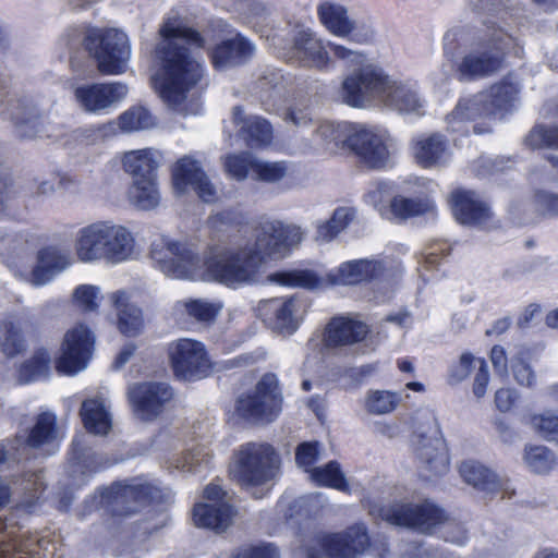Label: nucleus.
<instances>
[{
    "label": "nucleus",
    "mask_w": 558,
    "mask_h": 558,
    "mask_svg": "<svg viewBox=\"0 0 558 558\" xmlns=\"http://www.w3.org/2000/svg\"><path fill=\"white\" fill-rule=\"evenodd\" d=\"M131 205L141 210H151L160 204L158 177L132 180L128 190Z\"/></svg>",
    "instance_id": "obj_40"
},
{
    "label": "nucleus",
    "mask_w": 558,
    "mask_h": 558,
    "mask_svg": "<svg viewBox=\"0 0 558 558\" xmlns=\"http://www.w3.org/2000/svg\"><path fill=\"white\" fill-rule=\"evenodd\" d=\"M352 218L353 211L350 208H337L329 220L317 223L315 240L322 243L333 240L347 228Z\"/></svg>",
    "instance_id": "obj_49"
},
{
    "label": "nucleus",
    "mask_w": 558,
    "mask_h": 558,
    "mask_svg": "<svg viewBox=\"0 0 558 558\" xmlns=\"http://www.w3.org/2000/svg\"><path fill=\"white\" fill-rule=\"evenodd\" d=\"M310 480L318 486H326L341 492H347L349 489L340 464L336 461H330L324 466L312 469Z\"/></svg>",
    "instance_id": "obj_50"
},
{
    "label": "nucleus",
    "mask_w": 558,
    "mask_h": 558,
    "mask_svg": "<svg viewBox=\"0 0 558 558\" xmlns=\"http://www.w3.org/2000/svg\"><path fill=\"white\" fill-rule=\"evenodd\" d=\"M222 302L207 299H189L177 303V310L201 323H210L219 315Z\"/></svg>",
    "instance_id": "obj_46"
},
{
    "label": "nucleus",
    "mask_w": 558,
    "mask_h": 558,
    "mask_svg": "<svg viewBox=\"0 0 558 558\" xmlns=\"http://www.w3.org/2000/svg\"><path fill=\"white\" fill-rule=\"evenodd\" d=\"M451 204L456 219L463 225L484 226L492 216L488 206L472 191L453 192Z\"/></svg>",
    "instance_id": "obj_31"
},
{
    "label": "nucleus",
    "mask_w": 558,
    "mask_h": 558,
    "mask_svg": "<svg viewBox=\"0 0 558 558\" xmlns=\"http://www.w3.org/2000/svg\"><path fill=\"white\" fill-rule=\"evenodd\" d=\"M257 315L271 328L294 332L302 318L304 304L298 298L263 300L257 305Z\"/></svg>",
    "instance_id": "obj_19"
},
{
    "label": "nucleus",
    "mask_w": 558,
    "mask_h": 558,
    "mask_svg": "<svg viewBox=\"0 0 558 558\" xmlns=\"http://www.w3.org/2000/svg\"><path fill=\"white\" fill-rule=\"evenodd\" d=\"M129 398L140 418L153 421L167 409L173 391L165 383H142L129 389Z\"/></svg>",
    "instance_id": "obj_18"
},
{
    "label": "nucleus",
    "mask_w": 558,
    "mask_h": 558,
    "mask_svg": "<svg viewBox=\"0 0 558 558\" xmlns=\"http://www.w3.org/2000/svg\"><path fill=\"white\" fill-rule=\"evenodd\" d=\"M317 15L322 24L335 36L350 37L361 44L373 37L372 27L351 19L345 7L340 3L322 2L317 7Z\"/></svg>",
    "instance_id": "obj_17"
},
{
    "label": "nucleus",
    "mask_w": 558,
    "mask_h": 558,
    "mask_svg": "<svg viewBox=\"0 0 558 558\" xmlns=\"http://www.w3.org/2000/svg\"><path fill=\"white\" fill-rule=\"evenodd\" d=\"M461 477L475 489L486 494H501L502 498L514 495V488L508 478L499 477L495 472L476 461H464L459 468Z\"/></svg>",
    "instance_id": "obj_23"
},
{
    "label": "nucleus",
    "mask_w": 558,
    "mask_h": 558,
    "mask_svg": "<svg viewBox=\"0 0 558 558\" xmlns=\"http://www.w3.org/2000/svg\"><path fill=\"white\" fill-rule=\"evenodd\" d=\"M101 289L95 284H80L73 293L72 300L75 306L84 312H94L99 307Z\"/></svg>",
    "instance_id": "obj_57"
},
{
    "label": "nucleus",
    "mask_w": 558,
    "mask_h": 558,
    "mask_svg": "<svg viewBox=\"0 0 558 558\" xmlns=\"http://www.w3.org/2000/svg\"><path fill=\"white\" fill-rule=\"evenodd\" d=\"M8 114L23 137L50 135L47 128L48 111L37 99L25 97L11 101Z\"/></svg>",
    "instance_id": "obj_21"
},
{
    "label": "nucleus",
    "mask_w": 558,
    "mask_h": 558,
    "mask_svg": "<svg viewBox=\"0 0 558 558\" xmlns=\"http://www.w3.org/2000/svg\"><path fill=\"white\" fill-rule=\"evenodd\" d=\"M518 93V85L505 80L493 85L488 92L482 93V95H485V101L488 104L494 116L498 112L507 111L517 99Z\"/></svg>",
    "instance_id": "obj_47"
},
{
    "label": "nucleus",
    "mask_w": 558,
    "mask_h": 558,
    "mask_svg": "<svg viewBox=\"0 0 558 558\" xmlns=\"http://www.w3.org/2000/svg\"><path fill=\"white\" fill-rule=\"evenodd\" d=\"M271 280L281 286L310 290L318 289L323 284V279L314 271L301 269L276 272L271 276Z\"/></svg>",
    "instance_id": "obj_52"
},
{
    "label": "nucleus",
    "mask_w": 558,
    "mask_h": 558,
    "mask_svg": "<svg viewBox=\"0 0 558 558\" xmlns=\"http://www.w3.org/2000/svg\"><path fill=\"white\" fill-rule=\"evenodd\" d=\"M281 409L282 397L274 374L264 375L255 389L240 397L236 402L239 415L252 423L271 422Z\"/></svg>",
    "instance_id": "obj_10"
},
{
    "label": "nucleus",
    "mask_w": 558,
    "mask_h": 558,
    "mask_svg": "<svg viewBox=\"0 0 558 558\" xmlns=\"http://www.w3.org/2000/svg\"><path fill=\"white\" fill-rule=\"evenodd\" d=\"M353 123L322 121L314 131V142L330 151L348 150Z\"/></svg>",
    "instance_id": "obj_37"
},
{
    "label": "nucleus",
    "mask_w": 558,
    "mask_h": 558,
    "mask_svg": "<svg viewBox=\"0 0 558 558\" xmlns=\"http://www.w3.org/2000/svg\"><path fill=\"white\" fill-rule=\"evenodd\" d=\"M331 41H324L310 31H301L294 39V54L305 66L326 70L331 64L329 57Z\"/></svg>",
    "instance_id": "obj_26"
},
{
    "label": "nucleus",
    "mask_w": 558,
    "mask_h": 558,
    "mask_svg": "<svg viewBox=\"0 0 558 558\" xmlns=\"http://www.w3.org/2000/svg\"><path fill=\"white\" fill-rule=\"evenodd\" d=\"M350 135L347 151L353 154L367 168H385L396 151V141L385 129L354 124Z\"/></svg>",
    "instance_id": "obj_9"
},
{
    "label": "nucleus",
    "mask_w": 558,
    "mask_h": 558,
    "mask_svg": "<svg viewBox=\"0 0 558 558\" xmlns=\"http://www.w3.org/2000/svg\"><path fill=\"white\" fill-rule=\"evenodd\" d=\"M263 256L279 254L282 250L298 245L304 238L301 227L281 221H264L252 234Z\"/></svg>",
    "instance_id": "obj_20"
},
{
    "label": "nucleus",
    "mask_w": 558,
    "mask_h": 558,
    "mask_svg": "<svg viewBox=\"0 0 558 558\" xmlns=\"http://www.w3.org/2000/svg\"><path fill=\"white\" fill-rule=\"evenodd\" d=\"M116 124L119 126L121 132L133 133L151 129L156 125V119L147 108L143 106H135L122 112L118 117L117 122L112 121L107 124L99 125L98 130L106 133L107 131L114 130Z\"/></svg>",
    "instance_id": "obj_39"
},
{
    "label": "nucleus",
    "mask_w": 558,
    "mask_h": 558,
    "mask_svg": "<svg viewBox=\"0 0 558 558\" xmlns=\"http://www.w3.org/2000/svg\"><path fill=\"white\" fill-rule=\"evenodd\" d=\"M245 220L244 215L236 208H227L211 215L208 218V227L214 232L226 231L231 227L241 225Z\"/></svg>",
    "instance_id": "obj_59"
},
{
    "label": "nucleus",
    "mask_w": 558,
    "mask_h": 558,
    "mask_svg": "<svg viewBox=\"0 0 558 558\" xmlns=\"http://www.w3.org/2000/svg\"><path fill=\"white\" fill-rule=\"evenodd\" d=\"M510 366L513 378L520 386L532 388L536 385V374L522 353L511 359Z\"/></svg>",
    "instance_id": "obj_61"
},
{
    "label": "nucleus",
    "mask_w": 558,
    "mask_h": 558,
    "mask_svg": "<svg viewBox=\"0 0 558 558\" xmlns=\"http://www.w3.org/2000/svg\"><path fill=\"white\" fill-rule=\"evenodd\" d=\"M412 446L422 476L432 478L448 471L449 457L435 415L423 412L417 416Z\"/></svg>",
    "instance_id": "obj_5"
},
{
    "label": "nucleus",
    "mask_w": 558,
    "mask_h": 558,
    "mask_svg": "<svg viewBox=\"0 0 558 558\" xmlns=\"http://www.w3.org/2000/svg\"><path fill=\"white\" fill-rule=\"evenodd\" d=\"M159 35L161 40L155 49L158 70L151 76L153 87L169 108L183 114H195L197 108L189 98L201 81L204 68L192 47L201 49L205 40L178 16L166 19Z\"/></svg>",
    "instance_id": "obj_2"
},
{
    "label": "nucleus",
    "mask_w": 558,
    "mask_h": 558,
    "mask_svg": "<svg viewBox=\"0 0 558 558\" xmlns=\"http://www.w3.org/2000/svg\"><path fill=\"white\" fill-rule=\"evenodd\" d=\"M233 122L240 126V135L252 148L266 146L272 140V129L268 121L256 116L245 117L241 107H234Z\"/></svg>",
    "instance_id": "obj_36"
},
{
    "label": "nucleus",
    "mask_w": 558,
    "mask_h": 558,
    "mask_svg": "<svg viewBox=\"0 0 558 558\" xmlns=\"http://www.w3.org/2000/svg\"><path fill=\"white\" fill-rule=\"evenodd\" d=\"M380 105L400 113L423 114L425 101L421 98L415 84L390 77Z\"/></svg>",
    "instance_id": "obj_28"
},
{
    "label": "nucleus",
    "mask_w": 558,
    "mask_h": 558,
    "mask_svg": "<svg viewBox=\"0 0 558 558\" xmlns=\"http://www.w3.org/2000/svg\"><path fill=\"white\" fill-rule=\"evenodd\" d=\"M557 132L553 129L544 126H535L524 138L525 146L536 149L545 147H554L557 138Z\"/></svg>",
    "instance_id": "obj_63"
},
{
    "label": "nucleus",
    "mask_w": 558,
    "mask_h": 558,
    "mask_svg": "<svg viewBox=\"0 0 558 558\" xmlns=\"http://www.w3.org/2000/svg\"><path fill=\"white\" fill-rule=\"evenodd\" d=\"M400 269V263L388 257L381 259H359L342 263L328 274L332 284L353 286L390 275Z\"/></svg>",
    "instance_id": "obj_16"
},
{
    "label": "nucleus",
    "mask_w": 558,
    "mask_h": 558,
    "mask_svg": "<svg viewBox=\"0 0 558 558\" xmlns=\"http://www.w3.org/2000/svg\"><path fill=\"white\" fill-rule=\"evenodd\" d=\"M169 359L177 377L191 380L206 376L210 362L202 342L183 338L168 347Z\"/></svg>",
    "instance_id": "obj_12"
},
{
    "label": "nucleus",
    "mask_w": 558,
    "mask_h": 558,
    "mask_svg": "<svg viewBox=\"0 0 558 558\" xmlns=\"http://www.w3.org/2000/svg\"><path fill=\"white\" fill-rule=\"evenodd\" d=\"M172 187L177 195L194 191L205 203L218 199L217 189L202 169L198 160L192 156H183L171 169Z\"/></svg>",
    "instance_id": "obj_13"
},
{
    "label": "nucleus",
    "mask_w": 558,
    "mask_h": 558,
    "mask_svg": "<svg viewBox=\"0 0 558 558\" xmlns=\"http://www.w3.org/2000/svg\"><path fill=\"white\" fill-rule=\"evenodd\" d=\"M84 46L96 59L101 73L117 75L125 71L131 57V46L122 31L89 27L84 37Z\"/></svg>",
    "instance_id": "obj_6"
},
{
    "label": "nucleus",
    "mask_w": 558,
    "mask_h": 558,
    "mask_svg": "<svg viewBox=\"0 0 558 558\" xmlns=\"http://www.w3.org/2000/svg\"><path fill=\"white\" fill-rule=\"evenodd\" d=\"M279 471V458L272 446L266 442H246L233 453L230 464V476L233 481L250 490L254 498L267 495L265 489Z\"/></svg>",
    "instance_id": "obj_4"
},
{
    "label": "nucleus",
    "mask_w": 558,
    "mask_h": 558,
    "mask_svg": "<svg viewBox=\"0 0 558 558\" xmlns=\"http://www.w3.org/2000/svg\"><path fill=\"white\" fill-rule=\"evenodd\" d=\"M73 93L76 104L84 111L104 114L126 97L129 88L120 82L93 83L78 85Z\"/></svg>",
    "instance_id": "obj_15"
},
{
    "label": "nucleus",
    "mask_w": 558,
    "mask_h": 558,
    "mask_svg": "<svg viewBox=\"0 0 558 558\" xmlns=\"http://www.w3.org/2000/svg\"><path fill=\"white\" fill-rule=\"evenodd\" d=\"M256 158L250 153L231 154L225 157L223 167L228 175L243 181L254 174Z\"/></svg>",
    "instance_id": "obj_53"
},
{
    "label": "nucleus",
    "mask_w": 558,
    "mask_h": 558,
    "mask_svg": "<svg viewBox=\"0 0 558 558\" xmlns=\"http://www.w3.org/2000/svg\"><path fill=\"white\" fill-rule=\"evenodd\" d=\"M37 262L49 267L56 274L66 269L71 265L70 257L53 246H48L37 252Z\"/></svg>",
    "instance_id": "obj_60"
},
{
    "label": "nucleus",
    "mask_w": 558,
    "mask_h": 558,
    "mask_svg": "<svg viewBox=\"0 0 558 558\" xmlns=\"http://www.w3.org/2000/svg\"><path fill=\"white\" fill-rule=\"evenodd\" d=\"M160 489L144 478H133L126 483H116L101 494V501L120 505L133 500L138 505L158 500Z\"/></svg>",
    "instance_id": "obj_27"
},
{
    "label": "nucleus",
    "mask_w": 558,
    "mask_h": 558,
    "mask_svg": "<svg viewBox=\"0 0 558 558\" xmlns=\"http://www.w3.org/2000/svg\"><path fill=\"white\" fill-rule=\"evenodd\" d=\"M95 338L84 325H77L64 335L60 355L56 360L59 374L73 376L84 371L92 357Z\"/></svg>",
    "instance_id": "obj_11"
},
{
    "label": "nucleus",
    "mask_w": 558,
    "mask_h": 558,
    "mask_svg": "<svg viewBox=\"0 0 558 558\" xmlns=\"http://www.w3.org/2000/svg\"><path fill=\"white\" fill-rule=\"evenodd\" d=\"M291 173L284 161H263L256 159L253 178L267 183H276Z\"/></svg>",
    "instance_id": "obj_56"
},
{
    "label": "nucleus",
    "mask_w": 558,
    "mask_h": 558,
    "mask_svg": "<svg viewBox=\"0 0 558 558\" xmlns=\"http://www.w3.org/2000/svg\"><path fill=\"white\" fill-rule=\"evenodd\" d=\"M368 332V326L362 320L338 316L328 323L325 341L329 348L345 347L363 341Z\"/></svg>",
    "instance_id": "obj_30"
},
{
    "label": "nucleus",
    "mask_w": 558,
    "mask_h": 558,
    "mask_svg": "<svg viewBox=\"0 0 558 558\" xmlns=\"http://www.w3.org/2000/svg\"><path fill=\"white\" fill-rule=\"evenodd\" d=\"M109 299L117 312L118 329L128 337H134L144 329L143 311L131 302V295L125 290L110 293Z\"/></svg>",
    "instance_id": "obj_32"
},
{
    "label": "nucleus",
    "mask_w": 558,
    "mask_h": 558,
    "mask_svg": "<svg viewBox=\"0 0 558 558\" xmlns=\"http://www.w3.org/2000/svg\"><path fill=\"white\" fill-rule=\"evenodd\" d=\"M333 56L352 70L344 75L340 86L342 102L353 108L380 105L390 83V75L357 50L342 45H330Z\"/></svg>",
    "instance_id": "obj_3"
},
{
    "label": "nucleus",
    "mask_w": 558,
    "mask_h": 558,
    "mask_svg": "<svg viewBox=\"0 0 558 558\" xmlns=\"http://www.w3.org/2000/svg\"><path fill=\"white\" fill-rule=\"evenodd\" d=\"M482 357H476L470 352H463L459 359L450 365L449 381L451 384H459L466 379L472 369L478 368V361Z\"/></svg>",
    "instance_id": "obj_58"
},
{
    "label": "nucleus",
    "mask_w": 558,
    "mask_h": 558,
    "mask_svg": "<svg viewBox=\"0 0 558 558\" xmlns=\"http://www.w3.org/2000/svg\"><path fill=\"white\" fill-rule=\"evenodd\" d=\"M231 558H279V554L272 544L245 545L235 549Z\"/></svg>",
    "instance_id": "obj_64"
},
{
    "label": "nucleus",
    "mask_w": 558,
    "mask_h": 558,
    "mask_svg": "<svg viewBox=\"0 0 558 558\" xmlns=\"http://www.w3.org/2000/svg\"><path fill=\"white\" fill-rule=\"evenodd\" d=\"M19 435H26L25 444L32 448L51 444L59 435L56 414L52 412L38 414L34 425Z\"/></svg>",
    "instance_id": "obj_42"
},
{
    "label": "nucleus",
    "mask_w": 558,
    "mask_h": 558,
    "mask_svg": "<svg viewBox=\"0 0 558 558\" xmlns=\"http://www.w3.org/2000/svg\"><path fill=\"white\" fill-rule=\"evenodd\" d=\"M80 413L89 433L104 436L111 429L110 403L104 395L84 400Z\"/></svg>",
    "instance_id": "obj_33"
},
{
    "label": "nucleus",
    "mask_w": 558,
    "mask_h": 558,
    "mask_svg": "<svg viewBox=\"0 0 558 558\" xmlns=\"http://www.w3.org/2000/svg\"><path fill=\"white\" fill-rule=\"evenodd\" d=\"M13 485L15 489L21 488L29 497V500H26L23 506L31 510L33 499L38 498V494L44 489V475L41 472L31 473L24 475L21 480L13 481Z\"/></svg>",
    "instance_id": "obj_62"
},
{
    "label": "nucleus",
    "mask_w": 558,
    "mask_h": 558,
    "mask_svg": "<svg viewBox=\"0 0 558 558\" xmlns=\"http://www.w3.org/2000/svg\"><path fill=\"white\" fill-rule=\"evenodd\" d=\"M38 246L37 238L0 231V255L21 260L29 257Z\"/></svg>",
    "instance_id": "obj_43"
},
{
    "label": "nucleus",
    "mask_w": 558,
    "mask_h": 558,
    "mask_svg": "<svg viewBox=\"0 0 558 558\" xmlns=\"http://www.w3.org/2000/svg\"><path fill=\"white\" fill-rule=\"evenodd\" d=\"M161 154L155 148L134 149L123 154L121 163L124 172L135 179L157 177Z\"/></svg>",
    "instance_id": "obj_35"
},
{
    "label": "nucleus",
    "mask_w": 558,
    "mask_h": 558,
    "mask_svg": "<svg viewBox=\"0 0 558 558\" xmlns=\"http://www.w3.org/2000/svg\"><path fill=\"white\" fill-rule=\"evenodd\" d=\"M0 348L8 356H14L26 349L19 317L10 315L0 323Z\"/></svg>",
    "instance_id": "obj_44"
},
{
    "label": "nucleus",
    "mask_w": 558,
    "mask_h": 558,
    "mask_svg": "<svg viewBox=\"0 0 558 558\" xmlns=\"http://www.w3.org/2000/svg\"><path fill=\"white\" fill-rule=\"evenodd\" d=\"M492 109L485 101V95L478 94L459 100L456 108L446 118L452 132H465L466 123L477 118L489 117Z\"/></svg>",
    "instance_id": "obj_34"
},
{
    "label": "nucleus",
    "mask_w": 558,
    "mask_h": 558,
    "mask_svg": "<svg viewBox=\"0 0 558 558\" xmlns=\"http://www.w3.org/2000/svg\"><path fill=\"white\" fill-rule=\"evenodd\" d=\"M524 423L545 440L554 441L558 436V411L544 409L530 413L525 416Z\"/></svg>",
    "instance_id": "obj_48"
},
{
    "label": "nucleus",
    "mask_w": 558,
    "mask_h": 558,
    "mask_svg": "<svg viewBox=\"0 0 558 558\" xmlns=\"http://www.w3.org/2000/svg\"><path fill=\"white\" fill-rule=\"evenodd\" d=\"M433 209L434 204L427 198L422 199L397 196L391 202V211L396 217L401 219L423 215Z\"/></svg>",
    "instance_id": "obj_54"
},
{
    "label": "nucleus",
    "mask_w": 558,
    "mask_h": 558,
    "mask_svg": "<svg viewBox=\"0 0 558 558\" xmlns=\"http://www.w3.org/2000/svg\"><path fill=\"white\" fill-rule=\"evenodd\" d=\"M150 253L155 266L168 277L213 281L230 289L257 283L264 258L252 235L209 245L202 257L194 244L162 236Z\"/></svg>",
    "instance_id": "obj_1"
},
{
    "label": "nucleus",
    "mask_w": 558,
    "mask_h": 558,
    "mask_svg": "<svg viewBox=\"0 0 558 558\" xmlns=\"http://www.w3.org/2000/svg\"><path fill=\"white\" fill-rule=\"evenodd\" d=\"M255 53V45L241 34L221 40L209 50L216 70H228L246 63Z\"/></svg>",
    "instance_id": "obj_24"
},
{
    "label": "nucleus",
    "mask_w": 558,
    "mask_h": 558,
    "mask_svg": "<svg viewBox=\"0 0 558 558\" xmlns=\"http://www.w3.org/2000/svg\"><path fill=\"white\" fill-rule=\"evenodd\" d=\"M523 461L532 473L539 475L548 474L558 465L554 451L543 445H526Z\"/></svg>",
    "instance_id": "obj_45"
},
{
    "label": "nucleus",
    "mask_w": 558,
    "mask_h": 558,
    "mask_svg": "<svg viewBox=\"0 0 558 558\" xmlns=\"http://www.w3.org/2000/svg\"><path fill=\"white\" fill-rule=\"evenodd\" d=\"M400 396L390 390H368L364 398V409L372 415H385L395 411Z\"/></svg>",
    "instance_id": "obj_51"
},
{
    "label": "nucleus",
    "mask_w": 558,
    "mask_h": 558,
    "mask_svg": "<svg viewBox=\"0 0 558 558\" xmlns=\"http://www.w3.org/2000/svg\"><path fill=\"white\" fill-rule=\"evenodd\" d=\"M371 515L380 518L391 525L414 529L428 533L446 520L442 509L426 500L421 504L393 502L387 506L372 505Z\"/></svg>",
    "instance_id": "obj_8"
},
{
    "label": "nucleus",
    "mask_w": 558,
    "mask_h": 558,
    "mask_svg": "<svg viewBox=\"0 0 558 558\" xmlns=\"http://www.w3.org/2000/svg\"><path fill=\"white\" fill-rule=\"evenodd\" d=\"M316 542L329 558H361L371 547L367 529L363 523L354 524L341 533H320Z\"/></svg>",
    "instance_id": "obj_14"
},
{
    "label": "nucleus",
    "mask_w": 558,
    "mask_h": 558,
    "mask_svg": "<svg viewBox=\"0 0 558 558\" xmlns=\"http://www.w3.org/2000/svg\"><path fill=\"white\" fill-rule=\"evenodd\" d=\"M513 43V38L502 29L494 31L488 39L481 41L457 64L461 81L488 76L501 68L502 56Z\"/></svg>",
    "instance_id": "obj_7"
},
{
    "label": "nucleus",
    "mask_w": 558,
    "mask_h": 558,
    "mask_svg": "<svg viewBox=\"0 0 558 558\" xmlns=\"http://www.w3.org/2000/svg\"><path fill=\"white\" fill-rule=\"evenodd\" d=\"M209 452L203 446L191 447L184 451L182 457L171 461V465L184 472H197L208 465Z\"/></svg>",
    "instance_id": "obj_55"
},
{
    "label": "nucleus",
    "mask_w": 558,
    "mask_h": 558,
    "mask_svg": "<svg viewBox=\"0 0 558 558\" xmlns=\"http://www.w3.org/2000/svg\"><path fill=\"white\" fill-rule=\"evenodd\" d=\"M415 161L423 168L441 167L449 162L451 149L448 140L440 133H423L411 141Z\"/></svg>",
    "instance_id": "obj_22"
},
{
    "label": "nucleus",
    "mask_w": 558,
    "mask_h": 558,
    "mask_svg": "<svg viewBox=\"0 0 558 558\" xmlns=\"http://www.w3.org/2000/svg\"><path fill=\"white\" fill-rule=\"evenodd\" d=\"M234 513L229 504H197L193 508V521L199 527L223 532L232 523Z\"/></svg>",
    "instance_id": "obj_38"
},
{
    "label": "nucleus",
    "mask_w": 558,
    "mask_h": 558,
    "mask_svg": "<svg viewBox=\"0 0 558 558\" xmlns=\"http://www.w3.org/2000/svg\"><path fill=\"white\" fill-rule=\"evenodd\" d=\"M51 374V355L45 348H38L17 368V380L28 384L46 379Z\"/></svg>",
    "instance_id": "obj_41"
},
{
    "label": "nucleus",
    "mask_w": 558,
    "mask_h": 558,
    "mask_svg": "<svg viewBox=\"0 0 558 558\" xmlns=\"http://www.w3.org/2000/svg\"><path fill=\"white\" fill-rule=\"evenodd\" d=\"M76 258L86 264L104 260L105 230L104 220L80 228L73 241Z\"/></svg>",
    "instance_id": "obj_29"
},
{
    "label": "nucleus",
    "mask_w": 558,
    "mask_h": 558,
    "mask_svg": "<svg viewBox=\"0 0 558 558\" xmlns=\"http://www.w3.org/2000/svg\"><path fill=\"white\" fill-rule=\"evenodd\" d=\"M105 251L104 260L109 264H121L134 258L135 239L124 226L104 220Z\"/></svg>",
    "instance_id": "obj_25"
}]
</instances>
